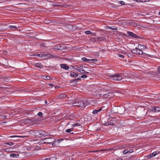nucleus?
<instances>
[{
  "label": "nucleus",
  "instance_id": "nucleus-44",
  "mask_svg": "<svg viewBox=\"0 0 160 160\" xmlns=\"http://www.w3.org/2000/svg\"><path fill=\"white\" fill-rule=\"evenodd\" d=\"M75 80V79L72 80V81L74 82L76 81V80Z\"/></svg>",
  "mask_w": 160,
  "mask_h": 160
},
{
  "label": "nucleus",
  "instance_id": "nucleus-47",
  "mask_svg": "<svg viewBox=\"0 0 160 160\" xmlns=\"http://www.w3.org/2000/svg\"><path fill=\"white\" fill-rule=\"evenodd\" d=\"M109 27V28H110V27Z\"/></svg>",
  "mask_w": 160,
  "mask_h": 160
},
{
  "label": "nucleus",
  "instance_id": "nucleus-5",
  "mask_svg": "<svg viewBox=\"0 0 160 160\" xmlns=\"http://www.w3.org/2000/svg\"><path fill=\"white\" fill-rule=\"evenodd\" d=\"M38 55L40 57L45 59L52 58L54 57V55L51 53H48L47 54L42 53L38 54Z\"/></svg>",
  "mask_w": 160,
  "mask_h": 160
},
{
  "label": "nucleus",
  "instance_id": "nucleus-6",
  "mask_svg": "<svg viewBox=\"0 0 160 160\" xmlns=\"http://www.w3.org/2000/svg\"><path fill=\"white\" fill-rule=\"evenodd\" d=\"M43 143L52 144L55 141V138H46L43 140Z\"/></svg>",
  "mask_w": 160,
  "mask_h": 160
},
{
  "label": "nucleus",
  "instance_id": "nucleus-20",
  "mask_svg": "<svg viewBox=\"0 0 160 160\" xmlns=\"http://www.w3.org/2000/svg\"><path fill=\"white\" fill-rule=\"evenodd\" d=\"M97 39V40L98 41H101L104 40L106 39L105 37H100L99 38H96Z\"/></svg>",
  "mask_w": 160,
  "mask_h": 160
},
{
  "label": "nucleus",
  "instance_id": "nucleus-14",
  "mask_svg": "<svg viewBox=\"0 0 160 160\" xmlns=\"http://www.w3.org/2000/svg\"><path fill=\"white\" fill-rule=\"evenodd\" d=\"M78 71L82 73L88 74L89 72L85 71L84 70L82 69V68H80L79 67H77L76 69Z\"/></svg>",
  "mask_w": 160,
  "mask_h": 160
},
{
  "label": "nucleus",
  "instance_id": "nucleus-45",
  "mask_svg": "<svg viewBox=\"0 0 160 160\" xmlns=\"http://www.w3.org/2000/svg\"><path fill=\"white\" fill-rule=\"evenodd\" d=\"M113 29L114 30H117V28H113Z\"/></svg>",
  "mask_w": 160,
  "mask_h": 160
},
{
  "label": "nucleus",
  "instance_id": "nucleus-23",
  "mask_svg": "<svg viewBox=\"0 0 160 160\" xmlns=\"http://www.w3.org/2000/svg\"><path fill=\"white\" fill-rule=\"evenodd\" d=\"M73 129V127L72 128H69L66 129L65 130V132H70V133L71 134H73L74 133L73 132H71L72 131V129Z\"/></svg>",
  "mask_w": 160,
  "mask_h": 160
},
{
  "label": "nucleus",
  "instance_id": "nucleus-18",
  "mask_svg": "<svg viewBox=\"0 0 160 160\" xmlns=\"http://www.w3.org/2000/svg\"><path fill=\"white\" fill-rule=\"evenodd\" d=\"M5 26H6V25H4L3 24H0V31H3L7 29V28L4 27Z\"/></svg>",
  "mask_w": 160,
  "mask_h": 160
},
{
  "label": "nucleus",
  "instance_id": "nucleus-13",
  "mask_svg": "<svg viewBox=\"0 0 160 160\" xmlns=\"http://www.w3.org/2000/svg\"><path fill=\"white\" fill-rule=\"evenodd\" d=\"M60 66L61 68L66 70H68L69 68L68 66L65 64H62L60 65Z\"/></svg>",
  "mask_w": 160,
  "mask_h": 160
},
{
  "label": "nucleus",
  "instance_id": "nucleus-8",
  "mask_svg": "<svg viewBox=\"0 0 160 160\" xmlns=\"http://www.w3.org/2000/svg\"><path fill=\"white\" fill-rule=\"evenodd\" d=\"M81 59L83 61L88 63L95 62L97 61V60L95 59H88L85 57H83Z\"/></svg>",
  "mask_w": 160,
  "mask_h": 160
},
{
  "label": "nucleus",
  "instance_id": "nucleus-50",
  "mask_svg": "<svg viewBox=\"0 0 160 160\" xmlns=\"http://www.w3.org/2000/svg\"><path fill=\"white\" fill-rule=\"evenodd\" d=\"M2 137V136H0V137Z\"/></svg>",
  "mask_w": 160,
  "mask_h": 160
},
{
  "label": "nucleus",
  "instance_id": "nucleus-28",
  "mask_svg": "<svg viewBox=\"0 0 160 160\" xmlns=\"http://www.w3.org/2000/svg\"><path fill=\"white\" fill-rule=\"evenodd\" d=\"M9 28L11 29H17V27L16 26L10 25L9 27Z\"/></svg>",
  "mask_w": 160,
  "mask_h": 160
},
{
  "label": "nucleus",
  "instance_id": "nucleus-7",
  "mask_svg": "<svg viewBox=\"0 0 160 160\" xmlns=\"http://www.w3.org/2000/svg\"><path fill=\"white\" fill-rule=\"evenodd\" d=\"M121 109H124L123 108H121L120 107L114 106L111 109V112L112 113H118V110H120Z\"/></svg>",
  "mask_w": 160,
  "mask_h": 160
},
{
  "label": "nucleus",
  "instance_id": "nucleus-43",
  "mask_svg": "<svg viewBox=\"0 0 160 160\" xmlns=\"http://www.w3.org/2000/svg\"><path fill=\"white\" fill-rule=\"evenodd\" d=\"M49 86H53V84L51 83H50L49 84Z\"/></svg>",
  "mask_w": 160,
  "mask_h": 160
},
{
  "label": "nucleus",
  "instance_id": "nucleus-24",
  "mask_svg": "<svg viewBox=\"0 0 160 160\" xmlns=\"http://www.w3.org/2000/svg\"><path fill=\"white\" fill-rule=\"evenodd\" d=\"M8 116L7 115H0V119H6L7 118V117Z\"/></svg>",
  "mask_w": 160,
  "mask_h": 160
},
{
  "label": "nucleus",
  "instance_id": "nucleus-4",
  "mask_svg": "<svg viewBox=\"0 0 160 160\" xmlns=\"http://www.w3.org/2000/svg\"><path fill=\"white\" fill-rule=\"evenodd\" d=\"M145 48V46L139 44L138 45V48H136L135 49H133L132 50V52L134 54L142 55L143 53L142 49H144Z\"/></svg>",
  "mask_w": 160,
  "mask_h": 160
},
{
  "label": "nucleus",
  "instance_id": "nucleus-2",
  "mask_svg": "<svg viewBox=\"0 0 160 160\" xmlns=\"http://www.w3.org/2000/svg\"><path fill=\"white\" fill-rule=\"evenodd\" d=\"M30 134L38 137H45L50 134L44 131L34 130L30 131Z\"/></svg>",
  "mask_w": 160,
  "mask_h": 160
},
{
  "label": "nucleus",
  "instance_id": "nucleus-12",
  "mask_svg": "<svg viewBox=\"0 0 160 160\" xmlns=\"http://www.w3.org/2000/svg\"><path fill=\"white\" fill-rule=\"evenodd\" d=\"M151 110L155 112H160V107H154L152 108Z\"/></svg>",
  "mask_w": 160,
  "mask_h": 160
},
{
  "label": "nucleus",
  "instance_id": "nucleus-35",
  "mask_svg": "<svg viewBox=\"0 0 160 160\" xmlns=\"http://www.w3.org/2000/svg\"><path fill=\"white\" fill-rule=\"evenodd\" d=\"M88 76L87 75H82L81 76V78H86Z\"/></svg>",
  "mask_w": 160,
  "mask_h": 160
},
{
  "label": "nucleus",
  "instance_id": "nucleus-16",
  "mask_svg": "<svg viewBox=\"0 0 160 160\" xmlns=\"http://www.w3.org/2000/svg\"><path fill=\"white\" fill-rule=\"evenodd\" d=\"M78 73H76L74 72H71L70 74V76L72 78L77 77L78 76Z\"/></svg>",
  "mask_w": 160,
  "mask_h": 160
},
{
  "label": "nucleus",
  "instance_id": "nucleus-38",
  "mask_svg": "<svg viewBox=\"0 0 160 160\" xmlns=\"http://www.w3.org/2000/svg\"><path fill=\"white\" fill-rule=\"evenodd\" d=\"M128 153H130L132 152H133V150L132 149H131L129 150H128Z\"/></svg>",
  "mask_w": 160,
  "mask_h": 160
},
{
  "label": "nucleus",
  "instance_id": "nucleus-17",
  "mask_svg": "<svg viewBox=\"0 0 160 160\" xmlns=\"http://www.w3.org/2000/svg\"><path fill=\"white\" fill-rule=\"evenodd\" d=\"M110 93H108L104 94H101V97H103L105 98H108L110 97Z\"/></svg>",
  "mask_w": 160,
  "mask_h": 160
},
{
  "label": "nucleus",
  "instance_id": "nucleus-49",
  "mask_svg": "<svg viewBox=\"0 0 160 160\" xmlns=\"http://www.w3.org/2000/svg\"><path fill=\"white\" fill-rule=\"evenodd\" d=\"M47 102H45V103H46Z\"/></svg>",
  "mask_w": 160,
  "mask_h": 160
},
{
  "label": "nucleus",
  "instance_id": "nucleus-42",
  "mask_svg": "<svg viewBox=\"0 0 160 160\" xmlns=\"http://www.w3.org/2000/svg\"><path fill=\"white\" fill-rule=\"evenodd\" d=\"M158 72H160V67H159L158 68Z\"/></svg>",
  "mask_w": 160,
  "mask_h": 160
},
{
  "label": "nucleus",
  "instance_id": "nucleus-34",
  "mask_svg": "<svg viewBox=\"0 0 160 160\" xmlns=\"http://www.w3.org/2000/svg\"><path fill=\"white\" fill-rule=\"evenodd\" d=\"M38 115L40 117H42V113L41 112H39L38 114Z\"/></svg>",
  "mask_w": 160,
  "mask_h": 160
},
{
  "label": "nucleus",
  "instance_id": "nucleus-46",
  "mask_svg": "<svg viewBox=\"0 0 160 160\" xmlns=\"http://www.w3.org/2000/svg\"><path fill=\"white\" fill-rule=\"evenodd\" d=\"M116 160H122V159H118Z\"/></svg>",
  "mask_w": 160,
  "mask_h": 160
},
{
  "label": "nucleus",
  "instance_id": "nucleus-3",
  "mask_svg": "<svg viewBox=\"0 0 160 160\" xmlns=\"http://www.w3.org/2000/svg\"><path fill=\"white\" fill-rule=\"evenodd\" d=\"M88 102L86 100L77 99L74 100L72 103L73 106L85 107L88 105Z\"/></svg>",
  "mask_w": 160,
  "mask_h": 160
},
{
  "label": "nucleus",
  "instance_id": "nucleus-41",
  "mask_svg": "<svg viewBox=\"0 0 160 160\" xmlns=\"http://www.w3.org/2000/svg\"><path fill=\"white\" fill-rule=\"evenodd\" d=\"M43 160H50V158H45V159H43Z\"/></svg>",
  "mask_w": 160,
  "mask_h": 160
},
{
  "label": "nucleus",
  "instance_id": "nucleus-32",
  "mask_svg": "<svg viewBox=\"0 0 160 160\" xmlns=\"http://www.w3.org/2000/svg\"><path fill=\"white\" fill-rule=\"evenodd\" d=\"M66 96V95L65 94H61L59 95V97L60 98H64Z\"/></svg>",
  "mask_w": 160,
  "mask_h": 160
},
{
  "label": "nucleus",
  "instance_id": "nucleus-36",
  "mask_svg": "<svg viewBox=\"0 0 160 160\" xmlns=\"http://www.w3.org/2000/svg\"><path fill=\"white\" fill-rule=\"evenodd\" d=\"M119 3L121 5H123L124 4V2L123 1H120L119 2Z\"/></svg>",
  "mask_w": 160,
  "mask_h": 160
},
{
  "label": "nucleus",
  "instance_id": "nucleus-27",
  "mask_svg": "<svg viewBox=\"0 0 160 160\" xmlns=\"http://www.w3.org/2000/svg\"><path fill=\"white\" fill-rule=\"evenodd\" d=\"M81 125L79 123H76L73 124L72 125V126L73 127H74L76 126H80Z\"/></svg>",
  "mask_w": 160,
  "mask_h": 160
},
{
  "label": "nucleus",
  "instance_id": "nucleus-33",
  "mask_svg": "<svg viewBox=\"0 0 160 160\" xmlns=\"http://www.w3.org/2000/svg\"><path fill=\"white\" fill-rule=\"evenodd\" d=\"M118 55L119 57L122 58H123L124 57V56L123 55L120 54H118Z\"/></svg>",
  "mask_w": 160,
  "mask_h": 160
},
{
  "label": "nucleus",
  "instance_id": "nucleus-19",
  "mask_svg": "<svg viewBox=\"0 0 160 160\" xmlns=\"http://www.w3.org/2000/svg\"><path fill=\"white\" fill-rule=\"evenodd\" d=\"M27 137L26 136H19V135H13L10 137L11 138H24Z\"/></svg>",
  "mask_w": 160,
  "mask_h": 160
},
{
  "label": "nucleus",
  "instance_id": "nucleus-9",
  "mask_svg": "<svg viewBox=\"0 0 160 160\" xmlns=\"http://www.w3.org/2000/svg\"><path fill=\"white\" fill-rule=\"evenodd\" d=\"M160 153V152L158 151H156L153 152L152 153L148 155V158H150L152 157L156 156V155Z\"/></svg>",
  "mask_w": 160,
  "mask_h": 160
},
{
  "label": "nucleus",
  "instance_id": "nucleus-37",
  "mask_svg": "<svg viewBox=\"0 0 160 160\" xmlns=\"http://www.w3.org/2000/svg\"><path fill=\"white\" fill-rule=\"evenodd\" d=\"M81 79V76H79L78 78H76V79H75V80H76V81H78V80H80Z\"/></svg>",
  "mask_w": 160,
  "mask_h": 160
},
{
  "label": "nucleus",
  "instance_id": "nucleus-39",
  "mask_svg": "<svg viewBox=\"0 0 160 160\" xmlns=\"http://www.w3.org/2000/svg\"><path fill=\"white\" fill-rule=\"evenodd\" d=\"M134 1H135L137 2H142L143 0H133Z\"/></svg>",
  "mask_w": 160,
  "mask_h": 160
},
{
  "label": "nucleus",
  "instance_id": "nucleus-30",
  "mask_svg": "<svg viewBox=\"0 0 160 160\" xmlns=\"http://www.w3.org/2000/svg\"><path fill=\"white\" fill-rule=\"evenodd\" d=\"M123 153L124 154H126L127 153H128V149H125L124 150H123Z\"/></svg>",
  "mask_w": 160,
  "mask_h": 160
},
{
  "label": "nucleus",
  "instance_id": "nucleus-10",
  "mask_svg": "<svg viewBox=\"0 0 160 160\" xmlns=\"http://www.w3.org/2000/svg\"><path fill=\"white\" fill-rule=\"evenodd\" d=\"M127 33L128 34V36L131 38H137L138 37V36L136 34L133 33L132 32L127 31Z\"/></svg>",
  "mask_w": 160,
  "mask_h": 160
},
{
  "label": "nucleus",
  "instance_id": "nucleus-40",
  "mask_svg": "<svg viewBox=\"0 0 160 160\" xmlns=\"http://www.w3.org/2000/svg\"><path fill=\"white\" fill-rule=\"evenodd\" d=\"M150 0H143L142 2H146L150 1Z\"/></svg>",
  "mask_w": 160,
  "mask_h": 160
},
{
  "label": "nucleus",
  "instance_id": "nucleus-1",
  "mask_svg": "<svg viewBox=\"0 0 160 160\" xmlns=\"http://www.w3.org/2000/svg\"><path fill=\"white\" fill-rule=\"evenodd\" d=\"M138 75H132L130 76H125L122 73L118 74L116 75H112V79L116 81H120L122 79V81H130V79L129 77L131 78H136V80L138 78Z\"/></svg>",
  "mask_w": 160,
  "mask_h": 160
},
{
  "label": "nucleus",
  "instance_id": "nucleus-26",
  "mask_svg": "<svg viewBox=\"0 0 160 160\" xmlns=\"http://www.w3.org/2000/svg\"><path fill=\"white\" fill-rule=\"evenodd\" d=\"M104 124L105 126H108L109 125H111L113 126V125H114V124L113 122H110V123L107 122L106 123H105Z\"/></svg>",
  "mask_w": 160,
  "mask_h": 160
},
{
  "label": "nucleus",
  "instance_id": "nucleus-21",
  "mask_svg": "<svg viewBox=\"0 0 160 160\" xmlns=\"http://www.w3.org/2000/svg\"><path fill=\"white\" fill-rule=\"evenodd\" d=\"M35 66L36 67L41 69L43 68V66L40 63H37L35 64Z\"/></svg>",
  "mask_w": 160,
  "mask_h": 160
},
{
  "label": "nucleus",
  "instance_id": "nucleus-25",
  "mask_svg": "<svg viewBox=\"0 0 160 160\" xmlns=\"http://www.w3.org/2000/svg\"><path fill=\"white\" fill-rule=\"evenodd\" d=\"M42 78L43 79H46V80H49L50 79V78L47 75H44L42 76Z\"/></svg>",
  "mask_w": 160,
  "mask_h": 160
},
{
  "label": "nucleus",
  "instance_id": "nucleus-15",
  "mask_svg": "<svg viewBox=\"0 0 160 160\" xmlns=\"http://www.w3.org/2000/svg\"><path fill=\"white\" fill-rule=\"evenodd\" d=\"M133 53L132 52V51L131 52H127L126 53H125V55L127 56L128 57L130 58H132L134 55H133Z\"/></svg>",
  "mask_w": 160,
  "mask_h": 160
},
{
  "label": "nucleus",
  "instance_id": "nucleus-11",
  "mask_svg": "<svg viewBox=\"0 0 160 160\" xmlns=\"http://www.w3.org/2000/svg\"><path fill=\"white\" fill-rule=\"evenodd\" d=\"M102 108H101L98 110H94L92 111V113L95 115L98 114L102 111Z\"/></svg>",
  "mask_w": 160,
  "mask_h": 160
},
{
  "label": "nucleus",
  "instance_id": "nucleus-29",
  "mask_svg": "<svg viewBox=\"0 0 160 160\" xmlns=\"http://www.w3.org/2000/svg\"><path fill=\"white\" fill-rule=\"evenodd\" d=\"M84 33L87 35H88L92 33V32L90 31H86L84 32Z\"/></svg>",
  "mask_w": 160,
  "mask_h": 160
},
{
  "label": "nucleus",
  "instance_id": "nucleus-31",
  "mask_svg": "<svg viewBox=\"0 0 160 160\" xmlns=\"http://www.w3.org/2000/svg\"><path fill=\"white\" fill-rule=\"evenodd\" d=\"M6 145H8L10 146H12L13 145V143L12 142H6L5 143Z\"/></svg>",
  "mask_w": 160,
  "mask_h": 160
},
{
  "label": "nucleus",
  "instance_id": "nucleus-48",
  "mask_svg": "<svg viewBox=\"0 0 160 160\" xmlns=\"http://www.w3.org/2000/svg\"><path fill=\"white\" fill-rule=\"evenodd\" d=\"M62 140V139H59V140H60V141H61Z\"/></svg>",
  "mask_w": 160,
  "mask_h": 160
},
{
  "label": "nucleus",
  "instance_id": "nucleus-22",
  "mask_svg": "<svg viewBox=\"0 0 160 160\" xmlns=\"http://www.w3.org/2000/svg\"><path fill=\"white\" fill-rule=\"evenodd\" d=\"M18 156V154L14 153H11L10 155V156L11 158H17Z\"/></svg>",
  "mask_w": 160,
  "mask_h": 160
}]
</instances>
